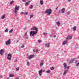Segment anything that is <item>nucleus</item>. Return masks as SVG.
<instances>
[{
    "label": "nucleus",
    "mask_w": 79,
    "mask_h": 79,
    "mask_svg": "<svg viewBox=\"0 0 79 79\" xmlns=\"http://www.w3.org/2000/svg\"><path fill=\"white\" fill-rule=\"evenodd\" d=\"M31 30H34L35 31H31L30 32V36H34V35H36L37 34V31H38V28L36 27H33L31 29Z\"/></svg>",
    "instance_id": "1"
},
{
    "label": "nucleus",
    "mask_w": 79,
    "mask_h": 79,
    "mask_svg": "<svg viewBox=\"0 0 79 79\" xmlns=\"http://www.w3.org/2000/svg\"><path fill=\"white\" fill-rule=\"evenodd\" d=\"M63 65L64 68L65 70L64 72L63 75H65L66 74V73H68V71L69 70V66H67V65H66V64L65 63H64Z\"/></svg>",
    "instance_id": "2"
},
{
    "label": "nucleus",
    "mask_w": 79,
    "mask_h": 79,
    "mask_svg": "<svg viewBox=\"0 0 79 79\" xmlns=\"http://www.w3.org/2000/svg\"><path fill=\"white\" fill-rule=\"evenodd\" d=\"M64 11H65V8H63L61 10H59L58 12H57V14L59 15V14L61 13H64Z\"/></svg>",
    "instance_id": "3"
},
{
    "label": "nucleus",
    "mask_w": 79,
    "mask_h": 79,
    "mask_svg": "<svg viewBox=\"0 0 79 79\" xmlns=\"http://www.w3.org/2000/svg\"><path fill=\"white\" fill-rule=\"evenodd\" d=\"M45 13H47L48 15H50L52 14V9H50L48 10L45 11Z\"/></svg>",
    "instance_id": "4"
},
{
    "label": "nucleus",
    "mask_w": 79,
    "mask_h": 79,
    "mask_svg": "<svg viewBox=\"0 0 79 79\" xmlns=\"http://www.w3.org/2000/svg\"><path fill=\"white\" fill-rule=\"evenodd\" d=\"M19 6H18L17 5H16L15 6V13H16L18 11V10H19Z\"/></svg>",
    "instance_id": "5"
},
{
    "label": "nucleus",
    "mask_w": 79,
    "mask_h": 79,
    "mask_svg": "<svg viewBox=\"0 0 79 79\" xmlns=\"http://www.w3.org/2000/svg\"><path fill=\"white\" fill-rule=\"evenodd\" d=\"M11 54L10 53L8 55L7 59L9 60V61H11Z\"/></svg>",
    "instance_id": "6"
},
{
    "label": "nucleus",
    "mask_w": 79,
    "mask_h": 79,
    "mask_svg": "<svg viewBox=\"0 0 79 79\" xmlns=\"http://www.w3.org/2000/svg\"><path fill=\"white\" fill-rule=\"evenodd\" d=\"M34 55L33 54L32 55H31L27 57V58L28 59H31V58H34Z\"/></svg>",
    "instance_id": "7"
},
{
    "label": "nucleus",
    "mask_w": 79,
    "mask_h": 79,
    "mask_svg": "<svg viewBox=\"0 0 79 79\" xmlns=\"http://www.w3.org/2000/svg\"><path fill=\"white\" fill-rule=\"evenodd\" d=\"M6 44L7 45L10 44V39H9L6 42Z\"/></svg>",
    "instance_id": "8"
},
{
    "label": "nucleus",
    "mask_w": 79,
    "mask_h": 79,
    "mask_svg": "<svg viewBox=\"0 0 79 79\" xmlns=\"http://www.w3.org/2000/svg\"><path fill=\"white\" fill-rule=\"evenodd\" d=\"M75 59H76V58H74L73 59H72V60H70L69 61V63H72L73 62V61H74L75 60Z\"/></svg>",
    "instance_id": "9"
},
{
    "label": "nucleus",
    "mask_w": 79,
    "mask_h": 79,
    "mask_svg": "<svg viewBox=\"0 0 79 79\" xmlns=\"http://www.w3.org/2000/svg\"><path fill=\"white\" fill-rule=\"evenodd\" d=\"M4 52V51L3 49H1L0 51V54L1 55H3V53Z\"/></svg>",
    "instance_id": "10"
},
{
    "label": "nucleus",
    "mask_w": 79,
    "mask_h": 79,
    "mask_svg": "<svg viewBox=\"0 0 79 79\" xmlns=\"http://www.w3.org/2000/svg\"><path fill=\"white\" fill-rule=\"evenodd\" d=\"M42 69H41L39 71L40 76H42Z\"/></svg>",
    "instance_id": "11"
},
{
    "label": "nucleus",
    "mask_w": 79,
    "mask_h": 79,
    "mask_svg": "<svg viewBox=\"0 0 79 79\" xmlns=\"http://www.w3.org/2000/svg\"><path fill=\"white\" fill-rule=\"evenodd\" d=\"M31 2L28 1V2H26L25 3V6H28V5H29V3H30Z\"/></svg>",
    "instance_id": "12"
},
{
    "label": "nucleus",
    "mask_w": 79,
    "mask_h": 79,
    "mask_svg": "<svg viewBox=\"0 0 79 79\" xmlns=\"http://www.w3.org/2000/svg\"><path fill=\"white\" fill-rule=\"evenodd\" d=\"M68 42L67 41H63V44L64 45H66V44H67Z\"/></svg>",
    "instance_id": "13"
},
{
    "label": "nucleus",
    "mask_w": 79,
    "mask_h": 79,
    "mask_svg": "<svg viewBox=\"0 0 79 79\" xmlns=\"http://www.w3.org/2000/svg\"><path fill=\"white\" fill-rule=\"evenodd\" d=\"M77 62H78V61H77L75 62V63L76 64V65L77 66H79V62L77 63Z\"/></svg>",
    "instance_id": "14"
},
{
    "label": "nucleus",
    "mask_w": 79,
    "mask_h": 79,
    "mask_svg": "<svg viewBox=\"0 0 79 79\" xmlns=\"http://www.w3.org/2000/svg\"><path fill=\"white\" fill-rule=\"evenodd\" d=\"M6 16V15L4 14L2 15V17L1 19H3L5 18V16Z\"/></svg>",
    "instance_id": "15"
},
{
    "label": "nucleus",
    "mask_w": 79,
    "mask_h": 79,
    "mask_svg": "<svg viewBox=\"0 0 79 79\" xmlns=\"http://www.w3.org/2000/svg\"><path fill=\"white\" fill-rule=\"evenodd\" d=\"M72 38V36H70L69 38H66V39L67 40H68V39H71Z\"/></svg>",
    "instance_id": "16"
},
{
    "label": "nucleus",
    "mask_w": 79,
    "mask_h": 79,
    "mask_svg": "<svg viewBox=\"0 0 79 79\" xmlns=\"http://www.w3.org/2000/svg\"><path fill=\"white\" fill-rule=\"evenodd\" d=\"M76 30V27L74 26L73 28V31H75Z\"/></svg>",
    "instance_id": "17"
},
{
    "label": "nucleus",
    "mask_w": 79,
    "mask_h": 79,
    "mask_svg": "<svg viewBox=\"0 0 79 79\" xmlns=\"http://www.w3.org/2000/svg\"><path fill=\"white\" fill-rule=\"evenodd\" d=\"M34 17V15H31L30 16V19H31L32 18H33Z\"/></svg>",
    "instance_id": "18"
},
{
    "label": "nucleus",
    "mask_w": 79,
    "mask_h": 79,
    "mask_svg": "<svg viewBox=\"0 0 79 79\" xmlns=\"http://www.w3.org/2000/svg\"><path fill=\"white\" fill-rule=\"evenodd\" d=\"M40 3L41 5H43V1L41 0L40 1Z\"/></svg>",
    "instance_id": "19"
},
{
    "label": "nucleus",
    "mask_w": 79,
    "mask_h": 79,
    "mask_svg": "<svg viewBox=\"0 0 79 79\" xmlns=\"http://www.w3.org/2000/svg\"><path fill=\"white\" fill-rule=\"evenodd\" d=\"M19 67H17L16 68V71H19Z\"/></svg>",
    "instance_id": "20"
},
{
    "label": "nucleus",
    "mask_w": 79,
    "mask_h": 79,
    "mask_svg": "<svg viewBox=\"0 0 79 79\" xmlns=\"http://www.w3.org/2000/svg\"><path fill=\"white\" fill-rule=\"evenodd\" d=\"M14 2V1H11L10 2V5H12V4H13V2Z\"/></svg>",
    "instance_id": "21"
},
{
    "label": "nucleus",
    "mask_w": 79,
    "mask_h": 79,
    "mask_svg": "<svg viewBox=\"0 0 79 79\" xmlns=\"http://www.w3.org/2000/svg\"><path fill=\"white\" fill-rule=\"evenodd\" d=\"M13 29H11L9 31L10 33H12L13 32Z\"/></svg>",
    "instance_id": "22"
},
{
    "label": "nucleus",
    "mask_w": 79,
    "mask_h": 79,
    "mask_svg": "<svg viewBox=\"0 0 79 79\" xmlns=\"http://www.w3.org/2000/svg\"><path fill=\"white\" fill-rule=\"evenodd\" d=\"M45 45L47 47H49V43L46 44Z\"/></svg>",
    "instance_id": "23"
},
{
    "label": "nucleus",
    "mask_w": 79,
    "mask_h": 79,
    "mask_svg": "<svg viewBox=\"0 0 79 79\" xmlns=\"http://www.w3.org/2000/svg\"><path fill=\"white\" fill-rule=\"evenodd\" d=\"M30 64V62H28L27 63V66H29Z\"/></svg>",
    "instance_id": "24"
},
{
    "label": "nucleus",
    "mask_w": 79,
    "mask_h": 79,
    "mask_svg": "<svg viewBox=\"0 0 79 79\" xmlns=\"http://www.w3.org/2000/svg\"><path fill=\"white\" fill-rule=\"evenodd\" d=\"M56 24L57 25H60V22H56Z\"/></svg>",
    "instance_id": "25"
},
{
    "label": "nucleus",
    "mask_w": 79,
    "mask_h": 79,
    "mask_svg": "<svg viewBox=\"0 0 79 79\" xmlns=\"http://www.w3.org/2000/svg\"><path fill=\"white\" fill-rule=\"evenodd\" d=\"M50 69H51V70H53V69H54V68L53 67H52L50 68Z\"/></svg>",
    "instance_id": "26"
},
{
    "label": "nucleus",
    "mask_w": 79,
    "mask_h": 79,
    "mask_svg": "<svg viewBox=\"0 0 79 79\" xmlns=\"http://www.w3.org/2000/svg\"><path fill=\"white\" fill-rule=\"evenodd\" d=\"M14 63H16L17 62V59L16 58L14 61Z\"/></svg>",
    "instance_id": "27"
},
{
    "label": "nucleus",
    "mask_w": 79,
    "mask_h": 79,
    "mask_svg": "<svg viewBox=\"0 0 79 79\" xmlns=\"http://www.w3.org/2000/svg\"><path fill=\"white\" fill-rule=\"evenodd\" d=\"M33 8V6L32 5H31V6L30 7H29L30 9H32V8Z\"/></svg>",
    "instance_id": "28"
},
{
    "label": "nucleus",
    "mask_w": 79,
    "mask_h": 79,
    "mask_svg": "<svg viewBox=\"0 0 79 79\" xmlns=\"http://www.w3.org/2000/svg\"><path fill=\"white\" fill-rule=\"evenodd\" d=\"M28 14V12H25V13H24V14L25 15H27Z\"/></svg>",
    "instance_id": "29"
},
{
    "label": "nucleus",
    "mask_w": 79,
    "mask_h": 79,
    "mask_svg": "<svg viewBox=\"0 0 79 79\" xmlns=\"http://www.w3.org/2000/svg\"><path fill=\"white\" fill-rule=\"evenodd\" d=\"M43 64H44V63H41L40 64V66H43Z\"/></svg>",
    "instance_id": "30"
},
{
    "label": "nucleus",
    "mask_w": 79,
    "mask_h": 79,
    "mask_svg": "<svg viewBox=\"0 0 79 79\" xmlns=\"http://www.w3.org/2000/svg\"><path fill=\"white\" fill-rule=\"evenodd\" d=\"M46 73H50V70H48L46 71Z\"/></svg>",
    "instance_id": "31"
},
{
    "label": "nucleus",
    "mask_w": 79,
    "mask_h": 79,
    "mask_svg": "<svg viewBox=\"0 0 79 79\" xmlns=\"http://www.w3.org/2000/svg\"><path fill=\"white\" fill-rule=\"evenodd\" d=\"M27 36V33H25V35H24V37H26V36Z\"/></svg>",
    "instance_id": "32"
},
{
    "label": "nucleus",
    "mask_w": 79,
    "mask_h": 79,
    "mask_svg": "<svg viewBox=\"0 0 79 79\" xmlns=\"http://www.w3.org/2000/svg\"><path fill=\"white\" fill-rule=\"evenodd\" d=\"M14 77V76L12 75H10L9 76V77Z\"/></svg>",
    "instance_id": "33"
},
{
    "label": "nucleus",
    "mask_w": 79,
    "mask_h": 79,
    "mask_svg": "<svg viewBox=\"0 0 79 79\" xmlns=\"http://www.w3.org/2000/svg\"><path fill=\"white\" fill-rule=\"evenodd\" d=\"M5 32H8V29H6L5 31Z\"/></svg>",
    "instance_id": "34"
},
{
    "label": "nucleus",
    "mask_w": 79,
    "mask_h": 79,
    "mask_svg": "<svg viewBox=\"0 0 79 79\" xmlns=\"http://www.w3.org/2000/svg\"><path fill=\"white\" fill-rule=\"evenodd\" d=\"M43 34L44 35H47L48 34V33H43Z\"/></svg>",
    "instance_id": "35"
},
{
    "label": "nucleus",
    "mask_w": 79,
    "mask_h": 79,
    "mask_svg": "<svg viewBox=\"0 0 79 79\" xmlns=\"http://www.w3.org/2000/svg\"><path fill=\"white\" fill-rule=\"evenodd\" d=\"M24 37H25V39H28V36H27V35L24 36Z\"/></svg>",
    "instance_id": "36"
},
{
    "label": "nucleus",
    "mask_w": 79,
    "mask_h": 79,
    "mask_svg": "<svg viewBox=\"0 0 79 79\" xmlns=\"http://www.w3.org/2000/svg\"><path fill=\"white\" fill-rule=\"evenodd\" d=\"M39 51H40V50H38V49H37L36 50V52H39Z\"/></svg>",
    "instance_id": "37"
},
{
    "label": "nucleus",
    "mask_w": 79,
    "mask_h": 79,
    "mask_svg": "<svg viewBox=\"0 0 79 79\" xmlns=\"http://www.w3.org/2000/svg\"><path fill=\"white\" fill-rule=\"evenodd\" d=\"M24 46L23 45L21 47V48H24Z\"/></svg>",
    "instance_id": "38"
},
{
    "label": "nucleus",
    "mask_w": 79,
    "mask_h": 79,
    "mask_svg": "<svg viewBox=\"0 0 79 79\" xmlns=\"http://www.w3.org/2000/svg\"><path fill=\"white\" fill-rule=\"evenodd\" d=\"M22 1L23 2H26V0H22Z\"/></svg>",
    "instance_id": "39"
},
{
    "label": "nucleus",
    "mask_w": 79,
    "mask_h": 79,
    "mask_svg": "<svg viewBox=\"0 0 79 79\" xmlns=\"http://www.w3.org/2000/svg\"><path fill=\"white\" fill-rule=\"evenodd\" d=\"M36 51V50H35V49H33V52H35Z\"/></svg>",
    "instance_id": "40"
},
{
    "label": "nucleus",
    "mask_w": 79,
    "mask_h": 79,
    "mask_svg": "<svg viewBox=\"0 0 79 79\" xmlns=\"http://www.w3.org/2000/svg\"><path fill=\"white\" fill-rule=\"evenodd\" d=\"M38 42L39 43H40V42H41V41H40V40H39Z\"/></svg>",
    "instance_id": "41"
},
{
    "label": "nucleus",
    "mask_w": 79,
    "mask_h": 79,
    "mask_svg": "<svg viewBox=\"0 0 79 79\" xmlns=\"http://www.w3.org/2000/svg\"><path fill=\"white\" fill-rule=\"evenodd\" d=\"M68 2H71V0H68Z\"/></svg>",
    "instance_id": "42"
},
{
    "label": "nucleus",
    "mask_w": 79,
    "mask_h": 79,
    "mask_svg": "<svg viewBox=\"0 0 79 79\" xmlns=\"http://www.w3.org/2000/svg\"><path fill=\"white\" fill-rule=\"evenodd\" d=\"M70 13V12H69V11H68V15H69V14Z\"/></svg>",
    "instance_id": "43"
},
{
    "label": "nucleus",
    "mask_w": 79,
    "mask_h": 79,
    "mask_svg": "<svg viewBox=\"0 0 79 79\" xmlns=\"http://www.w3.org/2000/svg\"><path fill=\"white\" fill-rule=\"evenodd\" d=\"M2 76L0 75V78H2Z\"/></svg>",
    "instance_id": "44"
},
{
    "label": "nucleus",
    "mask_w": 79,
    "mask_h": 79,
    "mask_svg": "<svg viewBox=\"0 0 79 79\" xmlns=\"http://www.w3.org/2000/svg\"><path fill=\"white\" fill-rule=\"evenodd\" d=\"M18 42H19V40H17L16 43H18Z\"/></svg>",
    "instance_id": "45"
},
{
    "label": "nucleus",
    "mask_w": 79,
    "mask_h": 79,
    "mask_svg": "<svg viewBox=\"0 0 79 79\" xmlns=\"http://www.w3.org/2000/svg\"><path fill=\"white\" fill-rule=\"evenodd\" d=\"M15 79H19V77H17V78H15Z\"/></svg>",
    "instance_id": "46"
},
{
    "label": "nucleus",
    "mask_w": 79,
    "mask_h": 79,
    "mask_svg": "<svg viewBox=\"0 0 79 79\" xmlns=\"http://www.w3.org/2000/svg\"><path fill=\"white\" fill-rule=\"evenodd\" d=\"M56 37V35H54V37Z\"/></svg>",
    "instance_id": "47"
},
{
    "label": "nucleus",
    "mask_w": 79,
    "mask_h": 79,
    "mask_svg": "<svg viewBox=\"0 0 79 79\" xmlns=\"http://www.w3.org/2000/svg\"><path fill=\"white\" fill-rule=\"evenodd\" d=\"M56 10H58V9L57 8H56Z\"/></svg>",
    "instance_id": "48"
},
{
    "label": "nucleus",
    "mask_w": 79,
    "mask_h": 79,
    "mask_svg": "<svg viewBox=\"0 0 79 79\" xmlns=\"http://www.w3.org/2000/svg\"><path fill=\"white\" fill-rule=\"evenodd\" d=\"M27 56H28L29 55V54H27Z\"/></svg>",
    "instance_id": "49"
},
{
    "label": "nucleus",
    "mask_w": 79,
    "mask_h": 79,
    "mask_svg": "<svg viewBox=\"0 0 79 79\" xmlns=\"http://www.w3.org/2000/svg\"><path fill=\"white\" fill-rule=\"evenodd\" d=\"M28 22H30V20H28Z\"/></svg>",
    "instance_id": "50"
},
{
    "label": "nucleus",
    "mask_w": 79,
    "mask_h": 79,
    "mask_svg": "<svg viewBox=\"0 0 79 79\" xmlns=\"http://www.w3.org/2000/svg\"><path fill=\"white\" fill-rule=\"evenodd\" d=\"M0 37H1V36H0Z\"/></svg>",
    "instance_id": "51"
},
{
    "label": "nucleus",
    "mask_w": 79,
    "mask_h": 79,
    "mask_svg": "<svg viewBox=\"0 0 79 79\" xmlns=\"http://www.w3.org/2000/svg\"><path fill=\"white\" fill-rule=\"evenodd\" d=\"M78 58H79V56H78Z\"/></svg>",
    "instance_id": "52"
}]
</instances>
